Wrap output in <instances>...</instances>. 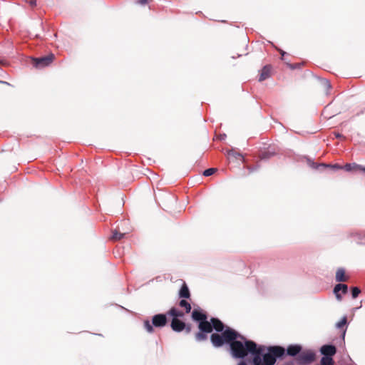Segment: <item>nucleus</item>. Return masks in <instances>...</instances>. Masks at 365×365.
<instances>
[{"mask_svg": "<svg viewBox=\"0 0 365 365\" xmlns=\"http://www.w3.org/2000/svg\"><path fill=\"white\" fill-rule=\"evenodd\" d=\"M227 155L228 157L230 158H240V159H243V157L242 155L239 153L238 152L235 151V150L232 149V150H230L227 151Z\"/></svg>", "mask_w": 365, "mask_h": 365, "instance_id": "nucleus-21", "label": "nucleus"}, {"mask_svg": "<svg viewBox=\"0 0 365 365\" xmlns=\"http://www.w3.org/2000/svg\"><path fill=\"white\" fill-rule=\"evenodd\" d=\"M179 297L180 298H185L188 299L190 297V290L188 289V287L187 284L184 282L182 285L180 292H179Z\"/></svg>", "mask_w": 365, "mask_h": 365, "instance_id": "nucleus-14", "label": "nucleus"}, {"mask_svg": "<svg viewBox=\"0 0 365 365\" xmlns=\"http://www.w3.org/2000/svg\"><path fill=\"white\" fill-rule=\"evenodd\" d=\"M211 323L212 327V330L215 329L217 332H222V334L224 332V328L225 326L223 323L217 318H212L211 319Z\"/></svg>", "mask_w": 365, "mask_h": 365, "instance_id": "nucleus-8", "label": "nucleus"}, {"mask_svg": "<svg viewBox=\"0 0 365 365\" xmlns=\"http://www.w3.org/2000/svg\"><path fill=\"white\" fill-rule=\"evenodd\" d=\"M192 318L193 320L200 323V322L205 321L207 319V316L202 312L197 309H194L192 313Z\"/></svg>", "mask_w": 365, "mask_h": 365, "instance_id": "nucleus-11", "label": "nucleus"}, {"mask_svg": "<svg viewBox=\"0 0 365 365\" xmlns=\"http://www.w3.org/2000/svg\"><path fill=\"white\" fill-rule=\"evenodd\" d=\"M215 168H208L203 172V175L206 177L210 176L215 173Z\"/></svg>", "mask_w": 365, "mask_h": 365, "instance_id": "nucleus-26", "label": "nucleus"}, {"mask_svg": "<svg viewBox=\"0 0 365 365\" xmlns=\"http://www.w3.org/2000/svg\"><path fill=\"white\" fill-rule=\"evenodd\" d=\"M124 235L125 233H121L115 230L113 232L112 239L114 240H120L124 237Z\"/></svg>", "mask_w": 365, "mask_h": 365, "instance_id": "nucleus-23", "label": "nucleus"}, {"mask_svg": "<svg viewBox=\"0 0 365 365\" xmlns=\"http://www.w3.org/2000/svg\"><path fill=\"white\" fill-rule=\"evenodd\" d=\"M347 322V319L346 317H344L339 322L336 324V327L340 329L343 327L344 325H346Z\"/></svg>", "mask_w": 365, "mask_h": 365, "instance_id": "nucleus-27", "label": "nucleus"}, {"mask_svg": "<svg viewBox=\"0 0 365 365\" xmlns=\"http://www.w3.org/2000/svg\"><path fill=\"white\" fill-rule=\"evenodd\" d=\"M210 340L215 347H220L225 344H228L230 354L235 359H244L250 354L252 356V365H274L278 359L285 355L283 346L257 344L229 327L221 334H212Z\"/></svg>", "mask_w": 365, "mask_h": 365, "instance_id": "nucleus-1", "label": "nucleus"}, {"mask_svg": "<svg viewBox=\"0 0 365 365\" xmlns=\"http://www.w3.org/2000/svg\"><path fill=\"white\" fill-rule=\"evenodd\" d=\"M341 290L346 294L348 291V286L345 284H337L334 288V293L339 292Z\"/></svg>", "mask_w": 365, "mask_h": 365, "instance_id": "nucleus-16", "label": "nucleus"}, {"mask_svg": "<svg viewBox=\"0 0 365 365\" xmlns=\"http://www.w3.org/2000/svg\"><path fill=\"white\" fill-rule=\"evenodd\" d=\"M320 351L324 356L332 357L336 354V349L334 345L326 344L321 347Z\"/></svg>", "mask_w": 365, "mask_h": 365, "instance_id": "nucleus-7", "label": "nucleus"}, {"mask_svg": "<svg viewBox=\"0 0 365 365\" xmlns=\"http://www.w3.org/2000/svg\"><path fill=\"white\" fill-rule=\"evenodd\" d=\"M199 329L202 332L210 333L212 331V323H210L206 319L199 323Z\"/></svg>", "mask_w": 365, "mask_h": 365, "instance_id": "nucleus-9", "label": "nucleus"}, {"mask_svg": "<svg viewBox=\"0 0 365 365\" xmlns=\"http://www.w3.org/2000/svg\"><path fill=\"white\" fill-rule=\"evenodd\" d=\"M237 365H247V363L243 361V360H241L238 364Z\"/></svg>", "mask_w": 365, "mask_h": 365, "instance_id": "nucleus-34", "label": "nucleus"}, {"mask_svg": "<svg viewBox=\"0 0 365 365\" xmlns=\"http://www.w3.org/2000/svg\"><path fill=\"white\" fill-rule=\"evenodd\" d=\"M179 305L185 308L186 313H189L191 311V305L185 299H181L179 302Z\"/></svg>", "mask_w": 365, "mask_h": 365, "instance_id": "nucleus-20", "label": "nucleus"}, {"mask_svg": "<svg viewBox=\"0 0 365 365\" xmlns=\"http://www.w3.org/2000/svg\"><path fill=\"white\" fill-rule=\"evenodd\" d=\"M348 277L345 276L344 268H339L336 272V281L338 282H346Z\"/></svg>", "mask_w": 365, "mask_h": 365, "instance_id": "nucleus-13", "label": "nucleus"}, {"mask_svg": "<svg viewBox=\"0 0 365 365\" xmlns=\"http://www.w3.org/2000/svg\"><path fill=\"white\" fill-rule=\"evenodd\" d=\"M168 314L172 316L173 319H178V317H182L184 316V314L182 312L178 311L175 307H173L169 310Z\"/></svg>", "mask_w": 365, "mask_h": 365, "instance_id": "nucleus-15", "label": "nucleus"}, {"mask_svg": "<svg viewBox=\"0 0 365 365\" xmlns=\"http://www.w3.org/2000/svg\"><path fill=\"white\" fill-rule=\"evenodd\" d=\"M171 328L175 331H181L183 329H186V332L189 333L191 330L190 327H186L185 322L180 320L179 319H173L171 322Z\"/></svg>", "mask_w": 365, "mask_h": 365, "instance_id": "nucleus-5", "label": "nucleus"}, {"mask_svg": "<svg viewBox=\"0 0 365 365\" xmlns=\"http://www.w3.org/2000/svg\"><path fill=\"white\" fill-rule=\"evenodd\" d=\"M148 0H138L136 1V4H140V5H145L148 3Z\"/></svg>", "mask_w": 365, "mask_h": 365, "instance_id": "nucleus-29", "label": "nucleus"}, {"mask_svg": "<svg viewBox=\"0 0 365 365\" xmlns=\"http://www.w3.org/2000/svg\"><path fill=\"white\" fill-rule=\"evenodd\" d=\"M347 172H350L354 170H359L364 171L365 173V167L358 165L356 163H346L344 166H343V168Z\"/></svg>", "mask_w": 365, "mask_h": 365, "instance_id": "nucleus-10", "label": "nucleus"}, {"mask_svg": "<svg viewBox=\"0 0 365 365\" xmlns=\"http://www.w3.org/2000/svg\"><path fill=\"white\" fill-rule=\"evenodd\" d=\"M54 57L55 56L53 53H51L46 56L34 58V66L37 68H43L46 67L52 63Z\"/></svg>", "mask_w": 365, "mask_h": 365, "instance_id": "nucleus-4", "label": "nucleus"}, {"mask_svg": "<svg viewBox=\"0 0 365 365\" xmlns=\"http://www.w3.org/2000/svg\"><path fill=\"white\" fill-rule=\"evenodd\" d=\"M336 296V298L338 301H341L342 299L341 295L339 294V292L334 293Z\"/></svg>", "mask_w": 365, "mask_h": 365, "instance_id": "nucleus-30", "label": "nucleus"}, {"mask_svg": "<svg viewBox=\"0 0 365 365\" xmlns=\"http://www.w3.org/2000/svg\"><path fill=\"white\" fill-rule=\"evenodd\" d=\"M30 35L32 36H34L36 38H38L40 36V35L34 31H31L30 33Z\"/></svg>", "mask_w": 365, "mask_h": 365, "instance_id": "nucleus-32", "label": "nucleus"}, {"mask_svg": "<svg viewBox=\"0 0 365 365\" xmlns=\"http://www.w3.org/2000/svg\"><path fill=\"white\" fill-rule=\"evenodd\" d=\"M285 349V354L290 356H297L302 351V347L299 344H290Z\"/></svg>", "mask_w": 365, "mask_h": 365, "instance_id": "nucleus-6", "label": "nucleus"}, {"mask_svg": "<svg viewBox=\"0 0 365 365\" xmlns=\"http://www.w3.org/2000/svg\"><path fill=\"white\" fill-rule=\"evenodd\" d=\"M168 322L166 315L164 314H158L153 317L152 323L149 320L144 321V328L148 333L154 331L153 327L161 328L166 325Z\"/></svg>", "mask_w": 365, "mask_h": 365, "instance_id": "nucleus-2", "label": "nucleus"}, {"mask_svg": "<svg viewBox=\"0 0 365 365\" xmlns=\"http://www.w3.org/2000/svg\"><path fill=\"white\" fill-rule=\"evenodd\" d=\"M355 240L356 243L360 245H365V232H359L356 234L355 235Z\"/></svg>", "mask_w": 365, "mask_h": 365, "instance_id": "nucleus-18", "label": "nucleus"}, {"mask_svg": "<svg viewBox=\"0 0 365 365\" xmlns=\"http://www.w3.org/2000/svg\"><path fill=\"white\" fill-rule=\"evenodd\" d=\"M321 365H334L332 357L322 356L320 361Z\"/></svg>", "mask_w": 365, "mask_h": 365, "instance_id": "nucleus-19", "label": "nucleus"}, {"mask_svg": "<svg viewBox=\"0 0 365 365\" xmlns=\"http://www.w3.org/2000/svg\"><path fill=\"white\" fill-rule=\"evenodd\" d=\"M316 359L315 353L312 350H306L296 357V363L297 365H309L312 364Z\"/></svg>", "mask_w": 365, "mask_h": 365, "instance_id": "nucleus-3", "label": "nucleus"}, {"mask_svg": "<svg viewBox=\"0 0 365 365\" xmlns=\"http://www.w3.org/2000/svg\"><path fill=\"white\" fill-rule=\"evenodd\" d=\"M360 293L361 290L359 288L355 287L351 289V295L353 298H356Z\"/></svg>", "mask_w": 365, "mask_h": 365, "instance_id": "nucleus-25", "label": "nucleus"}, {"mask_svg": "<svg viewBox=\"0 0 365 365\" xmlns=\"http://www.w3.org/2000/svg\"><path fill=\"white\" fill-rule=\"evenodd\" d=\"M320 81H321L322 86L324 87V88L327 91H329L331 88V86L330 82L328 80H327L325 78H322Z\"/></svg>", "mask_w": 365, "mask_h": 365, "instance_id": "nucleus-24", "label": "nucleus"}, {"mask_svg": "<svg viewBox=\"0 0 365 365\" xmlns=\"http://www.w3.org/2000/svg\"><path fill=\"white\" fill-rule=\"evenodd\" d=\"M270 71H271L270 66H268V65L264 66L261 71L260 76L259 78V81H263L265 79L268 78L269 77Z\"/></svg>", "mask_w": 365, "mask_h": 365, "instance_id": "nucleus-12", "label": "nucleus"}, {"mask_svg": "<svg viewBox=\"0 0 365 365\" xmlns=\"http://www.w3.org/2000/svg\"><path fill=\"white\" fill-rule=\"evenodd\" d=\"M280 53L282 56H284L286 53L284 51H280Z\"/></svg>", "mask_w": 365, "mask_h": 365, "instance_id": "nucleus-36", "label": "nucleus"}, {"mask_svg": "<svg viewBox=\"0 0 365 365\" xmlns=\"http://www.w3.org/2000/svg\"><path fill=\"white\" fill-rule=\"evenodd\" d=\"M207 333L205 332H202L201 331H200L199 332H197L196 334H195V339L196 341H205L206 339H207V335H206Z\"/></svg>", "mask_w": 365, "mask_h": 365, "instance_id": "nucleus-22", "label": "nucleus"}, {"mask_svg": "<svg viewBox=\"0 0 365 365\" xmlns=\"http://www.w3.org/2000/svg\"><path fill=\"white\" fill-rule=\"evenodd\" d=\"M312 166L313 168H318L319 167H330L331 168H333L334 170H341L343 168V166L341 165H339L338 164H334V165H327V164H319V165H315L314 163L312 164Z\"/></svg>", "mask_w": 365, "mask_h": 365, "instance_id": "nucleus-17", "label": "nucleus"}, {"mask_svg": "<svg viewBox=\"0 0 365 365\" xmlns=\"http://www.w3.org/2000/svg\"><path fill=\"white\" fill-rule=\"evenodd\" d=\"M36 26H39V27L42 28V24H43V23H42V21H38L36 23Z\"/></svg>", "mask_w": 365, "mask_h": 365, "instance_id": "nucleus-33", "label": "nucleus"}, {"mask_svg": "<svg viewBox=\"0 0 365 365\" xmlns=\"http://www.w3.org/2000/svg\"><path fill=\"white\" fill-rule=\"evenodd\" d=\"M26 1L31 6H34L36 5V0H26Z\"/></svg>", "mask_w": 365, "mask_h": 365, "instance_id": "nucleus-28", "label": "nucleus"}, {"mask_svg": "<svg viewBox=\"0 0 365 365\" xmlns=\"http://www.w3.org/2000/svg\"><path fill=\"white\" fill-rule=\"evenodd\" d=\"M334 135L336 138H344V136L339 133L334 132Z\"/></svg>", "mask_w": 365, "mask_h": 365, "instance_id": "nucleus-31", "label": "nucleus"}, {"mask_svg": "<svg viewBox=\"0 0 365 365\" xmlns=\"http://www.w3.org/2000/svg\"><path fill=\"white\" fill-rule=\"evenodd\" d=\"M344 336H345V331H344V333H343V338H344Z\"/></svg>", "mask_w": 365, "mask_h": 365, "instance_id": "nucleus-37", "label": "nucleus"}, {"mask_svg": "<svg viewBox=\"0 0 365 365\" xmlns=\"http://www.w3.org/2000/svg\"><path fill=\"white\" fill-rule=\"evenodd\" d=\"M0 83H4V84H7V85H9V83L6 82V81H0Z\"/></svg>", "mask_w": 365, "mask_h": 365, "instance_id": "nucleus-35", "label": "nucleus"}]
</instances>
